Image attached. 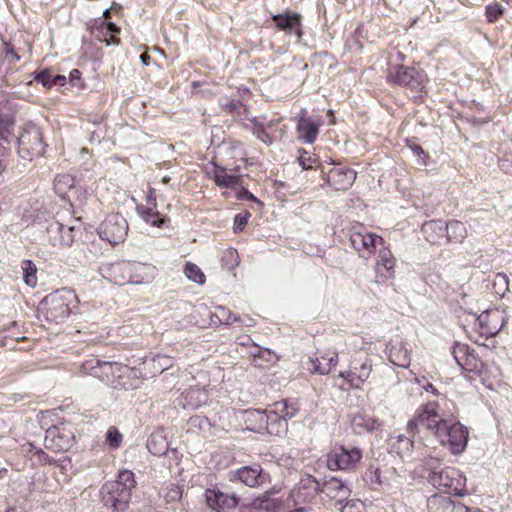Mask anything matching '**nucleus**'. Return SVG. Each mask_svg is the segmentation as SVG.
<instances>
[{
	"mask_svg": "<svg viewBox=\"0 0 512 512\" xmlns=\"http://www.w3.org/2000/svg\"><path fill=\"white\" fill-rule=\"evenodd\" d=\"M319 123L311 118L299 117L297 133L299 140L307 144H313L319 133Z\"/></svg>",
	"mask_w": 512,
	"mask_h": 512,
	"instance_id": "22",
	"label": "nucleus"
},
{
	"mask_svg": "<svg viewBox=\"0 0 512 512\" xmlns=\"http://www.w3.org/2000/svg\"><path fill=\"white\" fill-rule=\"evenodd\" d=\"M229 480L240 482L250 488H256L270 483V474L259 464L243 466L229 472Z\"/></svg>",
	"mask_w": 512,
	"mask_h": 512,
	"instance_id": "12",
	"label": "nucleus"
},
{
	"mask_svg": "<svg viewBox=\"0 0 512 512\" xmlns=\"http://www.w3.org/2000/svg\"><path fill=\"white\" fill-rule=\"evenodd\" d=\"M208 402V395L205 389L191 387L184 391L178 398V405L183 409L195 410Z\"/></svg>",
	"mask_w": 512,
	"mask_h": 512,
	"instance_id": "20",
	"label": "nucleus"
},
{
	"mask_svg": "<svg viewBox=\"0 0 512 512\" xmlns=\"http://www.w3.org/2000/svg\"><path fill=\"white\" fill-rule=\"evenodd\" d=\"M253 134L265 144H271L273 142V138L267 132L263 122H255Z\"/></svg>",
	"mask_w": 512,
	"mask_h": 512,
	"instance_id": "46",
	"label": "nucleus"
},
{
	"mask_svg": "<svg viewBox=\"0 0 512 512\" xmlns=\"http://www.w3.org/2000/svg\"><path fill=\"white\" fill-rule=\"evenodd\" d=\"M144 266L131 264L130 262L121 261L105 265L101 268L102 275L110 282L117 285H124L126 283L134 282L136 284L142 283V280L134 279L132 271L143 269Z\"/></svg>",
	"mask_w": 512,
	"mask_h": 512,
	"instance_id": "14",
	"label": "nucleus"
},
{
	"mask_svg": "<svg viewBox=\"0 0 512 512\" xmlns=\"http://www.w3.org/2000/svg\"><path fill=\"white\" fill-rule=\"evenodd\" d=\"M497 315H498L497 312L490 313V312L486 311L478 316L477 320L479 321L480 326L484 329L485 333L493 335L497 332L496 327L490 328L486 324V321L488 320L489 317H493V316H497Z\"/></svg>",
	"mask_w": 512,
	"mask_h": 512,
	"instance_id": "50",
	"label": "nucleus"
},
{
	"mask_svg": "<svg viewBox=\"0 0 512 512\" xmlns=\"http://www.w3.org/2000/svg\"><path fill=\"white\" fill-rule=\"evenodd\" d=\"M445 230V222L442 220L427 221L421 227L425 240L431 244H440L445 237Z\"/></svg>",
	"mask_w": 512,
	"mask_h": 512,
	"instance_id": "24",
	"label": "nucleus"
},
{
	"mask_svg": "<svg viewBox=\"0 0 512 512\" xmlns=\"http://www.w3.org/2000/svg\"><path fill=\"white\" fill-rule=\"evenodd\" d=\"M128 233V222L119 213L107 215L98 228V234L101 239L110 244H118L124 241Z\"/></svg>",
	"mask_w": 512,
	"mask_h": 512,
	"instance_id": "11",
	"label": "nucleus"
},
{
	"mask_svg": "<svg viewBox=\"0 0 512 512\" xmlns=\"http://www.w3.org/2000/svg\"><path fill=\"white\" fill-rule=\"evenodd\" d=\"M445 228V237L449 242L462 243L467 237V229L465 225L458 220H452L445 223Z\"/></svg>",
	"mask_w": 512,
	"mask_h": 512,
	"instance_id": "31",
	"label": "nucleus"
},
{
	"mask_svg": "<svg viewBox=\"0 0 512 512\" xmlns=\"http://www.w3.org/2000/svg\"><path fill=\"white\" fill-rule=\"evenodd\" d=\"M110 483L119 484V488L125 489L131 495L133 488L136 486L134 473L130 470H122L118 473L117 480L109 481Z\"/></svg>",
	"mask_w": 512,
	"mask_h": 512,
	"instance_id": "39",
	"label": "nucleus"
},
{
	"mask_svg": "<svg viewBox=\"0 0 512 512\" xmlns=\"http://www.w3.org/2000/svg\"><path fill=\"white\" fill-rule=\"evenodd\" d=\"M222 267L227 270H233L240 263L239 254L236 249L229 247L224 249L220 255Z\"/></svg>",
	"mask_w": 512,
	"mask_h": 512,
	"instance_id": "38",
	"label": "nucleus"
},
{
	"mask_svg": "<svg viewBox=\"0 0 512 512\" xmlns=\"http://www.w3.org/2000/svg\"><path fill=\"white\" fill-rule=\"evenodd\" d=\"M429 503L431 505H438L442 512H482L479 509L470 510L464 504L452 501L450 498H434Z\"/></svg>",
	"mask_w": 512,
	"mask_h": 512,
	"instance_id": "32",
	"label": "nucleus"
},
{
	"mask_svg": "<svg viewBox=\"0 0 512 512\" xmlns=\"http://www.w3.org/2000/svg\"><path fill=\"white\" fill-rule=\"evenodd\" d=\"M478 359L476 358V355L473 353L470 357L467 358L466 361H464L462 364L459 365V367L462 370L466 371H475L478 369Z\"/></svg>",
	"mask_w": 512,
	"mask_h": 512,
	"instance_id": "56",
	"label": "nucleus"
},
{
	"mask_svg": "<svg viewBox=\"0 0 512 512\" xmlns=\"http://www.w3.org/2000/svg\"><path fill=\"white\" fill-rule=\"evenodd\" d=\"M119 484L106 482L100 490L101 503L112 512H123L128 508L131 495Z\"/></svg>",
	"mask_w": 512,
	"mask_h": 512,
	"instance_id": "13",
	"label": "nucleus"
},
{
	"mask_svg": "<svg viewBox=\"0 0 512 512\" xmlns=\"http://www.w3.org/2000/svg\"><path fill=\"white\" fill-rule=\"evenodd\" d=\"M162 493L166 504H174L182 498V489L176 484L167 485Z\"/></svg>",
	"mask_w": 512,
	"mask_h": 512,
	"instance_id": "44",
	"label": "nucleus"
},
{
	"mask_svg": "<svg viewBox=\"0 0 512 512\" xmlns=\"http://www.w3.org/2000/svg\"><path fill=\"white\" fill-rule=\"evenodd\" d=\"M356 172L346 166L332 167L327 173V182L335 190H347L352 186Z\"/></svg>",
	"mask_w": 512,
	"mask_h": 512,
	"instance_id": "18",
	"label": "nucleus"
},
{
	"mask_svg": "<svg viewBox=\"0 0 512 512\" xmlns=\"http://www.w3.org/2000/svg\"><path fill=\"white\" fill-rule=\"evenodd\" d=\"M272 408L277 412L279 416L286 422L288 419L293 418L299 408L295 403H289L287 400L275 402Z\"/></svg>",
	"mask_w": 512,
	"mask_h": 512,
	"instance_id": "35",
	"label": "nucleus"
},
{
	"mask_svg": "<svg viewBox=\"0 0 512 512\" xmlns=\"http://www.w3.org/2000/svg\"><path fill=\"white\" fill-rule=\"evenodd\" d=\"M298 163L304 169H312L317 163V158L305 150H299Z\"/></svg>",
	"mask_w": 512,
	"mask_h": 512,
	"instance_id": "45",
	"label": "nucleus"
},
{
	"mask_svg": "<svg viewBox=\"0 0 512 512\" xmlns=\"http://www.w3.org/2000/svg\"><path fill=\"white\" fill-rule=\"evenodd\" d=\"M210 318L213 324L229 325L235 322H243L240 316L233 314L229 309L222 306L217 307Z\"/></svg>",
	"mask_w": 512,
	"mask_h": 512,
	"instance_id": "34",
	"label": "nucleus"
},
{
	"mask_svg": "<svg viewBox=\"0 0 512 512\" xmlns=\"http://www.w3.org/2000/svg\"><path fill=\"white\" fill-rule=\"evenodd\" d=\"M249 354L254 358V361L256 362L257 359H260L264 354L268 355V358H266V362H271L274 358L273 352H271L267 348H261L256 344H252L249 348Z\"/></svg>",
	"mask_w": 512,
	"mask_h": 512,
	"instance_id": "47",
	"label": "nucleus"
},
{
	"mask_svg": "<svg viewBox=\"0 0 512 512\" xmlns=\"http://www.w3.org/2000/svg\"><path fill=\"white\" fill-rule=\"evenodd\" d=\"M75 180L72 175L64 173L58 174L53 183L55 193L62 199H65L68 191L74 186Z\"/></svg>",
	"mask_w": 512,
	"mask_h": 512,
	"instance_id": "33",
	"label": "nucleus"
},
{
	"mask_svg": "<svg viewBox=\"0 0 512 512\" xmlns=\"http://www.w3.org/2000/svg\"><path fill=\"white\" fill-rule=\"evenodd\" d=\"M148 451L155 456H163L168 451V441L163 431L153 432L146 443Z\"/></svg>",
	"mask_w": 512,
	"mask_h": 512,
	"instance_id": "29",
	"label": "nucleus"
},
{
	"mask_svg": "<svg viewBox=\"0 0 512 512\" xmlns=\"http://www.w3.org/2000/svg\"><path fill=\"white\" fill-rule=\"evenodd\" d=\"M21 269L25 284L34 288L37 285V267L35 263L28 259L23 260L21 262Z\"/></svg>",
	"mask_w": 512,
	"mask_h": 512,
	"instance_id": "36",
	"label": "nucleus"
},
{
	"mask_svg": "<svg viewBox=\"0 0 512 512\" xmlns=\"http://www.w3.org/2000/svg\"><path fill=\"white\" fill-rule=\"evenodd\" d=\"M377 241L382 242L383 239L374 234L365 231H353L350 234V242L355 250L359 253H367L370 255L376 248Z\"/></svg>",
	"mask_w": 512,
	"mask_h": 512,
	"instance_id": "19",
	"label": "nucleus"
},
{
	"mask_svg": "<svg viewBox=\"0 0 512 512\" xmlns=\"http://www.w3.org/2000/svg\"><path fill=\"white\" fill-rule=\"evenodd\" d=\"M255 414H266V410H253L247 412L246 421L249 422L251 425L249 429L255 432H264L266 429V423L264 422V419L260 420V418L256 417Z\"/></svg>",
	"mask_w": 512,
	"mask_h": 512,
	"instance_id": "43",
	"label": "nucleus"
},
{
	"mask_svg": "<svg viewBox=\"0 0 512 512\" xmlns=\"http://www.w3.org/2000/svg\"><path fill=\"white\" fill-rule=\"evenodd\" d=\"M58 228L62 234V243L66 246H70L73 242V236L71 234L73 232V228L65 227L62 224H58Z\"/></svg>",
	"mask_w": 512,
	"mask_h": 512,
	"instance_id": "55",
	"label": "nucleus"
},
{
	"mask_svg": "<svg viewBox=\"0 0 512 512\" xmlns=\"http://www.w3.org/2000/svg\"><path fill=\"white\" fill-rule=\"evenodd\" d=\"M387 80L390 84L406 88L415 96L424 91L428 81L423 70L403 65L391 66Z\"/></svg>",
	"mask_w": 512,
	"mask_h": 512,
	"instance_id": "3",
	"label": "nucleus"
},
{
	"mask_svg": "<svg viewBox=\"0 0 512 512\" xmlns=\"http://www.w3.org/2000/svg\"><path fill=\"white\" fill-rule=\"evenodd\" d=\"M321 493L325 494L330 499L337 500L342 503L350 497V488L340 479L331 477L326 479L320 489Z\"/></svg>",
	"mask_w": 512,
	"mask_h": 512,
	"instance_id": "21",
	"label": "nucleus"
},
{
	"mask_svg": "<svg viewBox=\"0 0 512 512\" xmlns=\"http://www.w3.org/2000/svg\"><path fill=\"white\" fill-rule=\"evenodd\" d=\"M395 263L396 259L392 252L387 248H383L379 251L378 254L376 271L380 276L384 278H392L395 273Z\"/></svg>",
	"mask_w": 512,
	"mask_h": 512,
	"instance_id": "26",
	"label": "nucleus"
},
{
	"mask_svg": "<svg viewBox=\"0 0 512 512\" xmlns=\"http://www.w3.org/2000/svg\"><path fill=\"white\" fill-rule=\"evenodd\" d=\"M66 82V77L63 75H55L53 76L52 86L54 85H64Z\"/></svg>",
	"mask_w": 512,
	"mask_h": 512,
	"instance_id": "64",
	"label": "nucleus"
},
{
	"mask_svg": "<svg viewBox=\"0 0 512 512\" xmlns=\"http://www.w3.org/2000/svg\"><path fill=\"white\" fill-rule=\"evenodd\" d=\"M436 437L442 445H448L453 454L462 453L468 443V429L459 422L449 424L446 420Z\"/></svg>",
	"mask_w": 512,
	"mask_h": 512,
	"instance_id": "9",
	"label": "nucleus"
},
{
	"mask_svg": "<svg viewBox=\"0 0 512 512\" xmlns=\"http://www.w3.org/2000/svg\"><path fill=\"white\" fill-rule=\"evenodd\" d=\"M248 214H245V215H242V214H237L234 218V231L237 232V231H241L246 225H247V222H248Z\"/></svg>",
	"mask_w": 512,
	"mask_h": 512,
	"instance_id": "58",
	"label": "nucleus"
},
{
	"mask_svg": "<svg viewBox=\"0 0 512 512\" xmlns=\"http://www.w3.org/2000/svg\"><path fill=\"white\" fill-rule=\"evenodd\" d=\"M92 374L117 390H135L142 384L138 369L118 362L97 360L96 365L92 366Z\"/></svg>",
	"mask_w": 512,
	"mask_h": 512,
	"instance_id": "1",
	"label": "nucleus"
},
{
	"mask_svg": "<svg viewBox=\"0 0 512 512\" xmlns=\"http://www.w3.org/2000/svg\"><path fill=\"white\" fill-rule=\"evenodd\" d=\"M212 177L219 187L236 189L242 186V177L240 175L228 173L227 169L221 166H214Z\"/></svg>",
	"mask_w": 512,
	"mask_h": 512,
	"instance_id": "23",
	"label": "nucleus"
},
{
	"mask_svg": "<svg viewBox=\"0 0 512 512\" xmlns=\"http://www.w3.org/2000/svg\"><path fill=\"white\" fill-rule=\"evenodd\" d=\"M372 366L371 358L367 354L360 353L352 359L350 369L340 372L339 377L346 381L347 389H361L365 381L370 377ZM341 388L346 390L344 387Z\"/></svg>",
	"mask_w": 512,
	"mask_h": 512,
	"instance_id": "8",
	"label": "nucleus"
},
{
	"mask_svg": "<svg viewBox=\"0 0 512 512\" xmlns=\"http://www.w3.org/2000/svg\"><path fill=\"white\" fill-rule=\"evenodd\" d=\"M106 439L110 446L117 448L121 444L122 435L116 428L111 427L107 431Z\"/></svg>",
	"mask_w": 512,
	"mask_h": 512,
	"instance_id": "51",
	"label": "nucleus"
},
{
	"mask_svg": "<svg viewBox=\"0 0 512 512\" xmlns=\"http://www.w3.org/2000/svg\"><path fill=\"white\" fill-rule=\"evenodd\" d=\"M362 450L351 445H335L327 454V466L330 470H352L360 462Z\"/></svg>",
	"mask_w": 512,
	"mask_h": 512,
	"instance_id": "7",
	"label": "nucleus"
},
{
	"mask_svg": "<svg viewBox=\"0 0 512 512\" xmlns=\"http://www.w3.org/2000/svg\"><path fill=\"white\" fill-rule=\"evenodd\" d=\"M138 215L145 221L147 224L154 227H162L165 223L166 219L162 216L157 210L156 206H144L138 205L136 208Z\"/></svg>",
	"mask_w": 512,
	"mask_h": 512,
	"instance_id": "30",
	"label": "nucleus"
},
{
	"mask_svg": "<svg viewBox=\"0 0 512 512\" xmlns=\"http://www.w3.org/2000/svg\"><path fill=\"white\" fill-rule=\"evenodd\" d=\"M35 80L41 82L44 87H52L53 75L49 70H43L35 76Z\"/></svg>",
	"mask_w": 512,
	"mask_h": 512,
	"instance_id": "54",
	"label": "nucleus"
},
{
	"mask_svg": "<svg viewBox=\"0 0 512 512\" xmlns=\"http://www.w3.org/2000/svg\"><path fill=\"white\" fill-rule=\"evenodd\" d=\"M255 415L260 418V420L264 419V422L266 423L265 432L270 435H279L286 429V422L277 414V412H275L273 408L266 410V414Z\"/></svg>",
	"mask_w": 512,
	"mask_h": 512,
	"instance_id": "28",
	"label": "nucleus"
},
{
	"mask_svg": "<svg viewBox=\"0 0 512 512\" xmlns=\"http://www.w3.org/2000/svg\"><path fill=\"white\" fill-rule=\"evenodd\" d=\"M499 166L502 171L512 174V155H505L499 160Z\"/></svg>",
	"mask_w": 512,
	"mask_h": 512,
	"instance_id": "57",
	"label": "nucleus"
},
{
	"mask_svg": "<svg viewBox=\"0 0 512 512\" xmlns=\"http://www.w3.org/2000/svg\"><path fill=\"white\" fill-rule=\"evenodd\" d=\"M451 353L455 362L459 366L474 353V350H470V347L467 344L455 343Z\"/></svg>",
	"mask_w": 512,
	"mask_h": 512,
	"instance_id": "41",
	"label": "nucleus"
},
{
	"mask_svg": "<svg viewBox=\"0 0 512 512\" xmlns=\"http://www.w3.org/2000/svg\"><path fill=\"white\" fill-rule=\"evenodd\" d=\"M410 437H412L410 434L409 437L399 435L397 441L393 444L394 450L401 458L410 456L413 451L414 443Z\"/></svg>",
	"mask_w": 512,
	"mask_h": 512,
	"instance_id": "37",
	"label": "nucleus"
},
{
	"mask_svg": "<svg viewBox=\"0 0 512 512\" xmlns=\"http://www.w3.org/2000/svg\"><path fill=\"white\" fill-rule=\"evenodd\" d=\"M310 363L312 367L309 369L311 371L322 375L328 374L337 365L338 354L335 351H328L315 359H310Z\"/></svg>",
	"mask_w": 512,
	"mask_h": 512,
	"instance_id": "25",
	"label": "nucleus"
},
{
	"mask_svg": "<svg viewBox=\"0 0 512 512\" xmlns=\"http://www.w3.org/2000/svg\"><path fill=\"white\" fill-rule=\"evenodd\" d=\"M365 479L370 484H381V471L378 467H369L365 473Z\"/></svg>",
	"mask_w": 512,
	"mask_h": 512,
	"instance_id": "52",
	"label": "nucleus"
},
{
	"mask_svg": "<svg viewBox=\"0 0 512 512\" xmlns=\"http://www.w3.org/2000/svg\"><path fill=\"white\" fill-rule=\"evenodd\" d=\"M300 488L292 489L286 499L283 497L274 498L272 495L277 494L279 492L278 489L272 488L270 490L265 491L262 495L252 500L250 507L255 510H261L264 512H277L281 507L289 508L291 506L290 502H293L295 505L297 504V498L300 495Z\"/></svg>",
	"mask_w": 512,
	"mask_h": 512,
	"instance_id": "10",
	"label": "nucleus"
},
{
	"mask_svg": "<svg viewBox=\"0 0 512 512\" xmlns=\"http://www.w3.org/2000/svg\"><path fill=\"white\" fill-rule=\"evenodd\" d=\"M46 144L40 128L32 123L27 124L18 137V153L21 158L32 161L44 154Z\"/></svg>",
	"mask_w": 512,
	"mask_h": 512,
	"instance_id": "5",
	"label": "nucleus"
},
{
	"mask_svg": "<svg viewBox=\"0 0 512 512\" xmlns=\"http://www.w3.org/2000/svg\"><path fill=\"white\" fill-rule=\"evenodd\" d=\"M385 352L393 365L401 368H408L410 366V350L408 349L407 341L393 339L386 345Z\"/></svg>",
	"mask_w": 512,
	"mask_h": 512,
	"instance_id": "17",
	"label": "nucleus"
},
{
	"mask_svg": "<svg viewBox=\"0 0 512 512\" xmlns=\"http://www.w3.org/2000/svg\"><path fill=\"white\" fill-rule=\"evenodd\" d=\"M22 452L25 454H31L32 457L37 456L38 462L40 463L46 462L47 455L45 454V452L42 449L35 447L34 444L32 443H26L25 445H23Z\"/></svg>",
	"mask_w": 512,
	"mask_h": 512,
	"instance_id": "48",
	"label": "nucleus"
},
{
	"mask_svg": "<svg viewBox=\"0 0 512 512\" xmlns=\"http://www.w3.org/2000/svg\"><path fill=\"white\" fill-rule=\"evenodd\" d=\"M273 20L279 29L289 31L290 33L295 34L297 41H300L302 36V30L300 24V17L297 14H279L273 16Z\"/></svg>",
	"mask_w": 512,
	"mask_h": 512,
	"instance_id": "27",
	"label": "nucleus"
},
{
	"mask_svg": "<svg viewBox=\"0 0 512 512\" xmlns=\"http://www.w3.org/2000/svg\"><path fill=\"white\" fill-rule=\"evenodd\" d=\"M503 14V8L500 5H488L486 7V17L489 22L496 21Z\"/></svg>",
	"mask_w": 512,
	"mask_h": 512,
	"instance_id": "53",
	"label": "nucleus"
},
{
	"mask_svg": "<svg viewBox=\"0 0 512 512\" xmlns=\"http://www.w3.org/2000/svg\"><path fill=\"white\" fill-rule=\"evenodd\" d=\"M74 442L73 431L62 425L55 426L46 432L45 446L55 452L68 450Z\"/></svg>",
	"mask_w": 512,
	"mask_h": 512,
	"instance_id": "15",
	"label": "nucleus"
},
{
	"mask_svg": "<svg viewBox=\"0 0 512 512\" xmlns=\"http://www.w3.org/2000/svg\"><path fill=\"white\" fill-rule=\"evenodd\" d=\"M237 198L238 199H248V200H251V201H257L259 202L256 197L251 193L249 192L248 190L246 189H242L238 192L237 194Z\"/></svg>",
	"mask_w": 512,
	"mask_h": 512,
	"instance_id": "63",
	"label": "nucleus"
},
{
	"mask_svg": "<svg viewBox=\"0 0 512 512\" xmlns=\"http://www.w3.org/2000/svg\"><path fill=\"white\" fill-rule=\"evenodd\" d=\"M354 426L359 427L366 432H372L380 429V422L374 417L365 416V415H357L353 420Z\"/></svg>",
	"mask_w": 512,
	"mask_h": 512,
	"instance_id": "40",
	"label": "nucleus"
},
{
	"mask_svg": "<svg viewBox=\"0 0 512 512\" xmlns=\"http://www.w3.org/2000/svg\"><path fill=\"white\" fill-rule=\"evenodd\" d=\"M146 206H157L156 203V190L152 187L148 189V194L146 198Z\"/></svg>",
	"mask_w": 512,
	"mask_h": 512,
	"instance_id": "61",
	"label": "nucleus"
},
{
	"mask_svg": "<svg viewBox=\"0 0 512 512\" xmlns=\"http://www.w3.org/2000/svg\"><path fill=\"white\" fill-rule=\"evenodd\" d=\"M206 503L215 512H229L238 505V497L215 487L205 491Z\"/></svg>",
	"mask_w": 512,
	"mask_h": 512,
	"instance_id": "16",
	"label": "nucleus"
},
{
	"mask_svg": "<svg viewBox=\"0 0 512 512\" xmlns=\"http://www.w3.org/2000/svg\"><path fill=\"white\" fill-rule=\"evenodd\" d=\"M184 273L187 276V278L197 284H204L205 283V275L200 269L199 266H197L194 263L188 262L185 265Z\"/></svg>",
	"mask_w": 512,
	"mask_h": 512,
	"instance_id": "42",
	"label": "nucleus"
},
{
	"mask_svg": "<svg viewBox=\"0 0 512 512\" xmlns=\"http://www.w3.org/2000/svg\"><path fill=\"white\" fill-rule=\"evenodd\" d=\"M438 408L437 402H428L418 409L415 417L407 424L408 434L414 437L426 429L436 436L445 422V419L438 413Z\"/></svg>",
	"mask_w": 512,
	"mask_h": 512,
	"instance_id": "4",
	"label": "nucleus"
},
{
	"mask_svg": "<svg viewBox=\"0 0 512 512\" xmlns=\"http://www.w3.org/2000/svg\"><path fill=\"white\" fill-rule=\"evenodd\" d=\"M169 357L168 356H161V355H158L156 358L153 359V362L154 364L158 363L159 364V371L160 372H163L164 370H166L170 364H169Z\"/></svg>",
	"mask_w": 512,
	"mask_h": 512,
	"instance_id": "59",
	"label": "nucleus"
},
{
	"mask_svg": "<svg viewBox=\"0 0 512 512\" xmlns=\"http://www.w3.org/2000/svg\"><path fill=\"white\" fill-rule=\"evenodd\" d=\"M429 482L437 489L455 496H463L466 478L454 467H444L428 475Z\"/></svg>",
	"mask_w": 512,
	"mask_h": 512,
	"instance_id": "6",
	"label": "nucleus"
},
{
	"mask_svg": "<svg viewBox=\"0 0 512 512\" xmlns=\"http://www.w3.org/2000/svg\"><path fill=\"white\" fill-rule=\"evenodd\" d=\"M424 466L430 471V474L439 472L442 465V459L438 456H428L423 460Z\"/></svg>",
	"mask_w": 512,
	"mask_h": 512,
	"instance_id": "49",
	"label": "nucleus"
},
{
	"mask_svg": "<svg viewBox=\"0 0 512 512\" xmlns=\"http://www.w3.org/2000/svg\"><path fill=\"white\" fill-rule=\"evenodd\" d=\"M414 381H415L417 384L421 385V386H422V388H423L425 391H427V392H431V393L435 394V393H436V391H437V390H436V388H435L431 383H429V382H425L424 384H422V382H423V381H425V378H424V377H423L422 379H420L419 377H416V376H415Z\"/></svg>",
	"mask_w": 512,
	"mask_h": 512,
	"instance_id": "60",
	"label": "nucleus"
},
{
	"mask_svg": "<svg viewBox=\"0 0 512 512\" xmlns=\"http://www.w3.org/2000/svg\"><path fill=\"white\" fill-rule=\"evenodd\" d=\"M77 297L72 290L62 289L48 294L41 302L45 318L49 322H63L75 307Z\"/></svg>",
	"mask_w": 512,
	"mask_h": 512,
	"instance_id": "2",
	"label": "nucleus"
},
{
	"mask_svg": "<svg viewBox=\"0 0 512 512\" xmlns=\"http://www.w3.org/2000/svg\"><path fill=\"white\" fill-rule=\"evenodd\" d=\"M495 284L503 285L505 290H507L509 284L508 276L504 273H498L495 277Z\"/></svg>",
	"mask_w": 512,
	"mask_h": 512,
	"instance_id": "62",
	"label": "nucleus"
}]
</instances>
